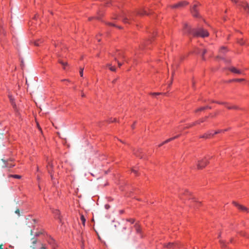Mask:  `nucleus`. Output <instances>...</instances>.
Segmentation results:
<instances>
[{
    "label": "nucleus",
    "mask_w": 249,
    "mask_h": 249,
    "mask_svg": "<svg viewBox=\"0 0 249 249\" xmlns=\"http://www.w3.org/2000/svg\"><path fill=\"white\" fill-rule=\"evenodd\" d=\"M183 30L185 34H192L194 36L204 37L209 36L207 31L203 28H199L197 29H191L186 24L184 25Z\"/></svg>",
    "instance_id": "f257e3e1"
},
{
    "label": "nucleus",
    "mask_w": 249,
    "mask_h": 249,
    "mask_svg": "<svg viewBox=\"0 0 249 249\" xmlns=\"http://www.w3.org/2000/svg\"><path fill=\"white\" fill-rule=\"evenodd\" d=\"M209 163L208 160L206 158H204L201 160H198L197 164V167L198 169H201L205 167Z\"/></svg>",
    "instance_id": "f03ea898"
},
{
    "label": "nucleus",
    "mask_w": 249,
    "mask_h": 249,
    "mask_svg": "<svg viewBox=\"0 0 249 249\" xmlns=\"http://www.w3.org/2000/svg\"><path fill=\"white\" fill-rule=\"evenodd\" d=\"M188 3L187 1H184L179 2L178 4H176L171 6L172 8H181L187 5Z\"/></svg>",
    "instance_id": "7ed1b4c3"
},
{
    "label": "nucleus",
    "mask_w": 249,
    "mask_h": 249,
    "mask_svg": "<svg viewBox=\"0 0 249 249\" xmlns=\"http://www.w3.org/2000/svg\"><path fill=\"white\" fill-rule=\"evenodd\" d=\"M198 4H195L191 9V12L193 16L197 17L198 16Z\"/></svg>",
    "instance_id": "20e7f679"
},
{
    "label": "nucleus",
    "mask_w": 249,
    "mask_h": 249,
    "mask_svg": "<svg viewBox=\"0 0 249 249\" xmlns=\"http://www.w3.org/2000/svg\"><path fill=\"white\" fill-rule=\"evenodd\" d=\"M228 69L231 72H232L233 73H234L239 74L242 73V71L240 70H238V69H236V68H235L234 67H229L228 68Z\"/></svg>",
    "instance_id": "39448f33"
},
{
    "label": "nucleus",
    "mask_w": 249,
    "mask_h": 249,
    "mask_svg": "<svg viewBox=\"0 0 249 249\" xmlns=\"http://www.w3.org/2000/svg\"><path fill=\"white\" fill-rule=\"evenodd\" d=\"M241 6L244 8V10L248 13H249V6L248 3L245 2H243Z\"/></svg>",
    "instance_id": "423d86ee"
},
{
    "label": "nucleus",
    "mask_w": 249,
    "mask_h": 249,
    "mask_svg": "<svg viewBox=\"0 0 249 249\" xmlns=\"http://www.w3.org/2000/svg\"><path fill=\"white\" fill-rule=\"evenodd\" d=\"M122 18L123 21L124 23H129L128 21L129 19H133L131 16H129L128 17L123 16H122Z\"/></svg>",
    "instance_id": "0eeeda50"
},
{
    "label": "nucleus",
    "mask_w": 249,
    "mask_h": 249,
    "mask_svg": "<svg viewBox=\"0 0 249 249\" xmlns=\"http://www.w3.org/2000/svg\"><path fill=\"white\" fill-rule=\"evenodd\" d=\"M176 245L174 243H169L164 245V247L167 249H174L176 248Z\"/></svg>",
    "instance_id": "6e6552de"
},
{
    "label": "nucleus",
    "mask_w": 249,
    "mask_h": 249,
    "mask_svg": "<svg viewBox=\"0 0 249 249\" xmlns=\"http://www.w3.org/2000/svg\"><path fill=\"white\" fill-rule=\"evenodd\" d=\"M238 209L240 210H241L242 211H243V212H249V211L247 207H245V206H244L243 205H241L239 206Z\"/></svg>",
    "instance_id": "1a4fd4ad"
},
{
    "label": "nucleus",
    "mask_w": 249,
    "mask_h": 249,
    "mask_svg": "<svg viewBox=\"0 0 249 249\" xmlns=\"http://www.w3.org/2000/svg\"><path fill=\"white\" fill-rule=\"evenodd\" d=\"M213 134H212V133L211 132H209V133H206V134H204L203 135H202L201 136V138L207 139V138H209L211 136H213Z\"/></svg>",
    "instance_id": "9d476101"
},
{
    "label": "nucleus",
    "mask_w": 249,
    "mask_h": 249,
    "mask_svg": "<svg viewBox=\"0 0 249 249\" xmlns=\"http://www.w3.org/2000/svg\"><path fill=\"white\" fill-rule=\"evenodd\" d=\"M135 230H136V231L137 233H141V229L140 226L136 224L135 225Z\"/></svg>",
    "instance_id": "9b49d317"
},
{
    "label": "nucleus",
    "mask_w": 249,
    "mask_h": 249,
    "mask_svg": "<svg viewBox=\"0 0 249 249\" xmlns=\"http://www.w3.org/2000/svg\"><path fill=\"white\" fill-rule=\"evenodd\" d=\"M53 213L54 214H55V216L56 218H58L59 219H60V217H59V214H60V212L58 210H55L54 212H53Z\"/></svg>",
    "instance_id": "f8f14e48"
},
{
    "label": "nucleus",
    "mask_w": 249,
    "mask_h": 249,
    "mask_svg": "<svg viewBox=\"0 0 249 249\" xmlns=\"http://www.w3.org/2000/svg\"><path fill=\"white\" fill-rule=\"evenodd\" d=\"M52 166L53 165L52 164L49 163V165L47 166V168H48V172L51 174V178L53 179V175H52V173L51 172V169H50V168L52 167Z\"/></svg>",
    "instance_id": "ddd939ff"
},
{
    "label": "nucleus",
    "mask_w": 249,
    "mask_h": 249,
    "mask_svg": "<svg viewBox=\"0 0 249 249\" xmlns=\"http://www.w3.org/2000/svg\"><path fill=\"white\" fill-rule=\"evenodd\" d=\"M227 51V49L225 47H222L220 50V53H224Z\"/></svg>",
    "instance_id": "4468645a"
},
{
    "label": "nucleus",
    "mask_w": 249,
    "mask_h": 249,
    "mask_svg": "<svg viewBox=\"0 0 249 249\" xmlns=\"http://www.w3.org/2000/svg\"><path fill=\"white\" fill-rule=\"evenodd\" d=\"M208 107H209L208 106H206L205 107H201L198 108L197 110H196V112L201 111L204 110L205 109L207 108Z\"/></svg>",
    "instance_id": "2eb2a0df"
},
{
    "label": "nucleus",
    "mask_w": 249,
    "mask_h": 249,
    "mask_svg": "<svg viewBox=\"0 0 249 249\" xmlns=\"http://www.w3.org/2000/svg\"><path fill=\"white\" fill-rule=\"evenodd\" d=\"M58 62L60 63L62 65H63V66L64 67V69H65V67L67 66L68 64L67 62H64L61 60H59Z\"/></svg>",
    "instance_id": "dca6fc26"
},
{
    "label": "nucleus",
    "mask_w": 249,
    "mask_h": 249,
    "mask_svg": "<svg viewBox=\"0 0 249 249\" xmlns=\"http://www.w3.org/2000/svg\"><path fill=\"white\" fill-rule=\"evenodd\" d=\"M203 121H204V120H202L201 121H197V122H196V123H193V124H192L190 125L189 126H187V127H186V128L190 127H191V126H193V125H195L196 124H200V122H203Z\"/></svg>",
    "instance_id": "f3484780"
},
{
    "label": "nucleus",
    "mask_w": 249,
    "mask_h": 249,
    "mask_svg": "<svg viewBox=\"0 0 249 249\" xmlns=\"http://www.w3.org/2000/svg\"><path fill=\"white\" fill-rule=\"evenodd\" d=\"M80 218H81V221L82 222V223H83V225H85V223L86 222V219L84 217V215H81V217H80Z\"/></svg>",
    "instance_id": "a211bd4d"
},
{
    "label": "nucleus",
    "mask_w": 249,
    "mask_h": 249,
    "mask_svg": "<svg viewBox=\"0 0 249 249\" xmlns=\"http://www.w3.org/2000/svg\"><path fill=\"white\" fill-rule=\"evenodd\" d=\"M206 52H207V50L206 49L203 50V53L202 54V58L204 60H205L204 55V54H205L206 53Z\"/></svg>",
    "instance_id": "6ab92c4d"
},
{
    "label": "nucleus",
    "mask_w": 249,
    "mask_h": 249,
    "mask_svg": "<svg viewBox=\"0 0 249 249\" xmlns=\"http://www.w3.org/2000/svg\"><path fill=\"white\" fill-rule=\"evenodd\" d=\"M225 131H226V129H224V130H218L217 131H216L214 132V134H218V133H221L222 132H225Z\"/></svg>",
    "instance_id": "aec40b11"
},
{
    "label": "nucleus",
    "mask_w": 249,
    "mask_h": 249,
    "mask_svg": "<svg viewBox=\"0 0 249 249\" xmlns=\"http://www.w3.org/2000/svg\"><path fill=\"white\" fill-rule=\"evenodd\" d=\"M83 71H84V68H81L80 69V71H79V73H80V76H83Z\"/></svg>",
    "instance_id": "412c9836"
},
{
    "label": "nucleus",
    "mask_w": 249,
    "mask_h": 249,
    "mask_svg": "<svg viewBox=\"0 0 249 249\" xmlns=\"http://www.w3.org/2000/svg\"><path fill=\"white\" fill-rule=\"evenodd\" d=\"M40 43H41V40H38L35 42V45L36 46H39Z\"/></svg>",
    "instance_id": "4be33fe9"
},
{
    "label": "nucleus",
    "mask_w": 249,
    "mask_h": 249,
    "mask_svg": "<svg viewBox=\"0 0 249 249\" xmlns=\"http://www.w3.org/2000/svg\"><path fill=\"white\" fill-rule=\"evenodd\" d=\"M183 195H184V196H188V195H190V193L189 191H185L183 193Z\"/></svg>",
    "instance_id": "5701e85b"
},
{
    "label": "nucleus",
    "mask_w": 249,
    "mask_h": 249,
    "mask_svg": "<svg viewBox=\"0 0 249 249\" xmlns=\"http://www.w3.org/2000/svg\"><path fill=\"white\" fill-rule=\"evenodd\" d=\"M226 107L229 108V109H234V108H236V107L234 106H227L226 105Z\"/></svg>",
    "instance_id": "b1692460"
},
{
    "label": "nucleus",
    "mask_w": 249,
    "mask_h": 249,
    "mask_svg": "<svg viewBox=\"0 0 249 249\" xmlns=\"http://www.w3.org/2000/svg\"><path fill=\"white\" fill-rule=\"evenodd\" d=\"M109 70L111 71H116V69L114 67L110 66L109 67Z\"/></svg>",
    "instance_id": "393cba45"
},
{
    "label": "nucleus",
    "mask_w": 249,
    "mask_h": 249,
    "mask_svg": "<svg viewBox=\"0 0 249 249\" xmlns=\"http://www.w3.org/2000/svg\"><path fill=\"white\" fill-rule=\"evenodd\" d=\"M9 98L10 99V100L11 103L13 105V98L12 95H9Z\"/></svg>",
    "instance_id": "a878e982"
},
{
    "label": "nucleus",
    "mask_w": 249,
    "mask_h": 249,
    "mask_svg": "<svg viewBox=\"0 0 249 249\" xmlns=\"http://www.w3.org/2000/svg\"><path fill=\"white\" fill-rule=\"evenodd\" d=\"M162 93H160V92H154V93H152L151 94L152 95H160V94H161Z\"/></svg>",
    "instance_id": "bb28decb"
},
{
    "label": "nucleus",
    "mask_w": 249,
    "mask_h": 249,
    "mask_svg": "<svg viewBox=\"0 0 249 249\" xmlns=\"http://www.w3.org/2000/svg\"><path fill=\"white\" fill-rule=\"evenodd\" d=\"M139 14L142 15H147V14H148V13H147V12L145 11H144L142 12L139 13Z\"/></svg>",
    "instance_id": "cd10ccee"
},
{
    "label": "nucleus",
    "mask_w": 249,
    "mask_h": 249,
    "mask_svg": "<svg viewBox=\"0 0 249 249\" xmlns=\"http://www.w3.org/2000/svg\"><path fill=\"white\" fill-rule=\"evenodd\" d=\"M244 80V79H236L233 80V81H237V82H241V81H242Z\"/></svg>",
    "instance_id": "c85d7f7f"
},
{
    "label": "nucleus",
    "mask_w": 249,
    "mask_h": 249,
    "mask_svg": "<svg viewBox=\"0 0 249 249\" xmlns=\"http://www.w3.org/2000/svg\"><path fill=\"white\" fill-rule=\"evenodd\" d=\"M233 204L236 206L238 208H239V206H240V205L238 203H237V202H234L233 201Z\"/></svg>",
    "instance_id": "c756f323"
},
{
    "label": "nucleus",
    "mask_w": 249,
    "mask_h": 249,
    "mask_svg": "<svg viewBox=\"0 0 249 249\" xmlns=\"http://www.w3.org/2000/svg\"><path fill=\"white\" fill-rule=\"evenodd\" d=\"M107 24L108 25H111V26H115V27H116V26L115 24H112V23H107ZM117 27H118V28H120V29H121V27H119V26H117Z\"/></svg>",
    "instance_id": "7c9ffc66"
},
{
    "label": "nucleus",
    "mask_w": 249,
    "mask_h": 249,
    "mask_svg": "<svg viewBox=\"0 0 249 249\" xmlns=\"http://www.w3.org/2000/svg\"><path fill=\"white\" fill-rule=\"evenodd\" d=\"M171 141L172 140H171V138L168 139L166 140V141H165L164 142H163V143H166L167 142H171Z\"/></svg>",
    "instance_id": "2f4dec72"
},
{
    "label": "nucleus",
    "mask_w": 249,
    "mask_h": 249,
    "mask_svg": "<svg viewBox=\"0 0 249 249\" xmlns=\"http://www.w3.org/2000/svg\"><path fill=\"white\" fill-rule=\"evenodd\" d=\"M220 242L222 245V248H224L225 246L224 241L220 240Z\"/></svg>",
    "instance_id": "473e14b6"
},
{
    "label": "nucleus",
    "mask_w": 249,
    "mask_h": 249,
    "mask_svg": "<svg viewBox=\"0 0 249 249\" xmlns=\"http://www.w3.org/2000/svg\"><path fill=\"white\" fill-rule=\"evenodd\" d=\"M2 167H4V168H5V167H12V166H13V165H5V164L4 165H2Z\"/></svg>",
    "instance_id": "72a5a7b5"
},
{
    "label": "nucleus",
    "mask_w": 249,
    "mask_h": 249,
    "mask_svg": "<svg viewBox=\"0 0 249 249\" xmlns=\"http://www.w3.org/2000/svg\"><path fill=\"white\" fill-rule=\"evenodd\" d=\"M115 60L116 61H117L118 66H119V67H120L122 65V64L121 63L119 62V61H118L117 60L116 58H115Z\"/></svg>",
    "instance_id": "f704fd0d"
},
{
    "label": "nucleus",
    "mask_w": 249,
    "mask_h": 249,
    "mask_svg": "<svg viewBox=\"0 0 249 249\" xmlns=\"http://www.w3.org/2000/svg\"><path fill=\"white\" fill-rule=\"evenodd\" d=\"M13 177L15 178H20V176H19V175H13Z\"/></svg>",
    "instance_id": "c9c22d12"
},
{
    "label": "nucleus",
    "mask_w": 249,
    "mask_h": 249,
    "mask_svg": "<svg viewBox=\"0 0 249 249\" xmlns=\"http://www.w3.org/2000/svg\"><path fill=\"white\" fill-rule=\"evenodd\" d=\"M132 172H133L135 174H137V171L134 169H132Z\"/></svg>",
    "instance_id": "e433bc0d"
},
{
    "label": "nucleus",
    "mask_w": 249,
    "mask_h": 249,
    "mask_svg": "<svg viewBox=\"0 0 249 249\" xmlns=\"http://www.w3.org/2000/svg\"><path fill=\"white\" fill-rule=\"evenodd\" d=\"M15 213L19 215V210L18 209L15 211Z\"/></svg>",
    "instance_id": "4c0bfd02"
},
{
    "label": "nucleus",
    "mask_w": 249,
    "mask_h": 249,
    "mask_svg": "<svg viewBox=\"0 0 249 249\" xmlns=\"http://www.w3.org/2000/svg\"><path fill=\"white\" fill-rule=\"evenodd\" d=\"M118 55H119V56L122 57L123 58H124V56L123 55V54H122L121 53H119Z\"/></svg>",
    "instance_id": "58836bf2"
},
{
    "label": "nucleus",
    "mask_w": 249,
    "mask_h": 249,
    "mask_svg": "<svg viewBox=\"0 0 249 249\" xmlns=\"http://www.w3.org/2000/svg\"><path fill=\"white\" fill-rule=\"evenodd\" d=\"M129 221H130L131 223H133L134 222V219H129Z\"/></svg>",
    "instance_id": "ea45409f"
},
{
    "label": "nucleus",
    "mask_w": 249,
    "mask_h": 249,
    "mask_svg": "<svg viewBox=\"0 0 249 249\" xmlns=\"http://www.w3.org/2000/svg\"><path fill=\"white\" fill-rule=\"evenodd\" d=\"M2 247H3V244L0 245V249H3Z\"/></svg>",
    "instance_id": "a19ab883"
},
{
    "label": "nucleus",
    "mask_w": 249,
    "mask_h": 249,
    "mask_svg": "<svg viewBox=\"0 0 249 249\" xmlns=\"http://www.w3.org/2000/svg\"><path fill=\"white\" fill-rule=\"evenodd\" d=\"M116 118H114L113 119V120H111V122H116Z\"/></svg>",
    "instance_id": "79ce46f5"
},
{
    "label": "nucleus",
    "mask_w": 249,
    "mask_h": 249,
    "mask_svg": "<svg viewBox=\"0 0 249 249\" xmlns=\"http://www.w3.org/2000/svg\"><path fill=\"white\" fill-rule=\"evenodd\" d=\"M171 140L172 141V140H174L175 139H176V137H174L171 138Z\"/></svg>",
    "instance_id": "37998d69"
},
{
    "label": "nucleus",
    "mask_w": 249,
    "mask_h": 249,
    "mask_svg": "<svg viewBox=\"0 0 249 249\" xmlns=\"http://www.w3.org/2000/svg\"><path fill=\"white\" fill-rule=\"evenodd\" d=\"M41 246H42V249H45V247L43 245H41Z\"/></svg>",
    "instance_id": "c03bdc74"
},
{
    "label": "nucleus",
    "mask_w": 249,
    "mask_h": 249,
    "mask_svg": "<svg viewBox=\"0 0 249 249\" xmlns=\"http://www.w3.org/2000/svg\"><path fill=\"white\" fill-rule=\"evenodd\" d=\"M164 144V143H163V142L162 143H161V144H160L159 145V147H160V146H162L163 144Z\"/></svg>",
    "instance_id": "a18cd8bd"
},
{
    "label": "nucleus",
    "mask_w": 249,
    "mask_h": 249,
    "mask_svg": "<svg viewBox=\"0 0 249 249\" xmlns=\"http://www.w3.org/2000/svg\"><path fill=\"white\" fill-rule=\"evenodd\" d=\"M36 240H34V241H33V244L34 245L35 244H36Z\"/></svg>",
    "instance_id": "49530a36"
},
{
    "label": "nucleus",
    "mask_w": 249,
    "mask_h": 249,
    "mask_svg": "<svg viewBox=\"0 0 249 249\" xmlns=\"http://www.w3.org/2000/svg\"><path fill=\"white\" fill-rule=\"evenodd\" d=\"M217 57H218V58H220V59H223V58L222 56H220V55H218V56H217Z\"/></svg>",
    "instance_id": "de8ad7c7"
},
{
    "label": "nucleus",
    "mask_w": 249,
    "mask_h": 249,
    "mask_svg": "<svg viewBox=\"0 0 249 249\" xmlns=\"http://www.w3.org/2000/svg\"><path fill=\"white\" fill-rule=\"evenodd\" d=\"M107 66L109 68V67H110V66H111V64H107Z\"/></svg>",
    "instance_id": "09e8293b"
},
{
    "label": "nucleus",
    "mask_w": 249,
    "mask_h": 249,
    "mask_svg": "<svg viewBox=\"0 0 249 249\" xmlns=\"http://www.w3.org/2000/svg\"><path fill=\"white\" fill-rule=\"evenodd\" d=\"M117 79H114L113 81H112V83H115V82L116 81Z\"/></svg>",
    "instance_id": "8fccbe9b"
},
{
    "label": "nucleus",
    "mask_w": 249,
    "mask_h": 249,
    "mask_svg": "<svg viewBox=\"0 0 249 249\" xmlns=\"http://www.w3.org/2000/svg\"><path fill=\"white\" fill-rule=\"evenodd\" d=\"M232 1L234 2H236L237 1L236 0H231Z\"/></svg>",
    "instance_id": "3c124183"
},
{
    "label": "nucleus",
    "mask_w": 249,
    "mask_h": 249,
    "mask_svg": "<svg viewBox=\"0 0 249 249\" xmlns=\"http://www.w3.org/2000/svg\"><path fill=\"white\" fill-rule=\"evenodd\" d=\"M131 127H132V128L133 129H134V124H133V125H132Z\"/></svg>",
    "instance_id": "603ef678"
},
{
    "label": "nucleus",
    "mask_w": 249,
    "mask_h": 249,
    "mask_svg": "<svg viewBox=\"0 0 249 249\" xmlns=\"http://www.w3.org/2000/svg\"><path fill=\"white\" fill-rule=\"evenodd\" d=\"M106 207L107 209L109 208V206H107V205H106Z\"/></svg>",
    "instance_id": "864d4df0"
},
{
    "label": "nucleus",
    "mask_w": 249,
    "mask_h": 249,
    "mask_svg": "<svg viewBox=\"0 0 249 249\" xmlns=\"http://www.w3.org/2000/svg\"><path fill=\"white\" fill-rule=\"evenodd\" d=\"M82 97H84V96H85V95H84V93H82Z\"/></svg>",
    "instance_id": "5fc2aeb1"
},
{
    "label": "nucleus",
    "mask_w": 249,
    "mask_h": 249,
    "mask_svg": "<svg viewBox=\"0 0 249 249\" xmlns=\"http://www.w3.org/2000/svg\"><path fill=\"white\" fill-rule=\"evenodd\" d=\"M2 161H3V162L5 163V160H3V159H2Z\"/></svg>",
    "instance_id": "6e6d98bb"
},
{
    "label": "nucleus",
    "mask_w": 249,
    "mask_h": 249,
    "mask_svg": "<svg viewBox=\"0 0 249 249\" xmlns=\"http://www.w3.org/2000/svg\"><path fill=\"white\" fill-rule=\"evenodd\" d=\"M178 137H179V135L175 136V137H176V138H178Z\"/></svg>",
    "instance_id": "4d7b16f0"
},
{
    "label": "nucleus",
    "mask_w": 249,
    "mask_h": 249,
    "mask_svg": "<svg viewBox=\"0 0 249 249\" xmlns=\"http://www.w3.org/2000/svg\"><path fill=\"white\" fill-rule=\"evenodd\" d=\"M240 43L241 44H243V41H241V42H240Z\"/></svg>",
    "instance_id": "13d9d810"
},
{
    "label": "nucleus",
    "mask_w": 249,
    "mask_h": 249,
    "mask_svg": "<svg viewBox=\"0 0 249 249\" xmlns=\"http://www.w3.org/2000/svg\"><path fill=\"white\" fill-rule=\"evenodd\" d=\"M194 84H195L194 82H193V86H194Z\"/></svg>",
    "instance_id": "bf43d9fd"
},
{
    "label": "nucleus",
    "mask_w": 249,
    "mask_h": 249,
    "mask_svg": "<svg viewBox=\"0 0 249 249\" xmlns=\"http://www.w3.org/2000/svg\"><path fill=\"white\" fill-rule=\"evenodd\" d=\"M221 236V234H219L218 237H220Z\"/></svg>",
    "instance_id": "052dcab7"
},
{
    "label": "nucleus",
    "mask_w": 249,
    "mask_h": 249,
    "mask_svg": "<svg viewBox=\"0 0 249 249\" xmlns=\"http://www.w3.org/2000/svg\"><path fill=\"white\" fill-rule=\"evenodd\" d=\"M134 154H136V155L137 156V157H139V155H137V154H136V153H134Z\"/></svg>",
    "instance_id": "680f3d73"
},
{
    "label": "nucleus",
    "mask_w": 249,
    "mask_h": 249,
    "mask_svg": "<svg viewBox=\"0 0 249 249\" xmlns=\"http://www.w3.org/2000/svg\"><path fill=\"white\" fill-rule=\"evenodd\" d=\"M32 247H33L34 249H35V247L34 246V245H33Z\"/></svg>",
    "instance_id": "e2e57ef3"
},
{
    "label": "nucleus",
    "mask_w": 249,
    "mask_h": 249,
    "mask_svg": "<svg viewBox=\"0 0 249 249\" xmlns=\"http://www.w3.org/2000/svg\"><path fill=\"white\" fill-rule=\"evenodd\" d=\"M124 61L126 62H127V61L126 60H124Z\"/></svg>",
    "instance_id": "0e129e2a"
}]
</instances>
